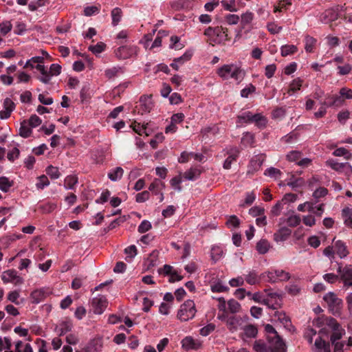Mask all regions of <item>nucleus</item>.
I'll use <instances>...</instances> for the list:
<instances>
[{
    "label": "nucleus",
    "instance_id": "13",
    "mask_svg": "<svg viewBox=\"0 0 352 352\" xmlns=\"http://www.w3.org/2000/svg\"><path fill=\"white\" fill-rule=\"evenodd\" d=\"M292 230L286 227L280 228L274 234V239L276 242L285 241L291 234Z\"/></svg>",
    "mask_w": 352,
    "mask_h": 352
},
{
    "label": "nucleus",
    "instance_id": "52",
    "mask_svg": "<svg viewBox=\"0 0 352 352\" xmlns=\"http://www.w3.org/2000/svg\"><path fill=\"white\" fill-rule=\"evenodd\" d=\"M328 193V190L324 187L317 188L313 193V197L316 199L324 197Z\"/></svg>",
    "mask_w": 352,
    "mask_h": 352
},
{
    "label": "nucleus",
    "instance_id": "29",
    "mask_svg": "<svg viewBox=\"0 0 352 352\" xmlns=\"http://www.w3.org/2000/svg\"><path fill=\"white\" fill-rule=\"evenodd\" d=\"M12 185V181H10L6 177H0V189L2 191L8 192Z\"/></svg>",
    "mask_w": 352,
    "mask_h": 352
},
{
    "label": "nucleus",
    "instance_id": "12",
    "mask_svg": "<svg viewBox=\"0 0 352 352\" xmlns=\"http://www.w3.org/2000/svg\"><path fill=\"white\" fill-rule=\"evenodd\" d=\"M329 349H330L329 343L326 342L321 338H318L315 340L311 351L312 352H326V350Z\"/></svg>",
    "mask_w": 352,
    "mask_h": 352
},
{
    "label": "nucleus",
    "instance_id": "24",
    "mask_svg": "<svg viewBox=\"0 0 352 352\" xmlns=\"http://www.w3.org/2000/svg\"><path fill=\"white\" fill-rule=\"evenodd\" d=\"M245 74V72L240 67L234 65L230 78L236 80H241L244 78Z\"/></svg>",
    "mask_w": 352,
    "mask_h": 352
},
{
    "label": "nucleus",
    "instance_id": "6",
    "mask_svg": "<svg viewBox=\"0 0 352 352\" xmlns=\"http://www.w3.org/2000/svg\"><path fill=\"white\" fill-rule=\"evenodd\" d=\"M102 347V340L100 338H96L91 340L81 349L76 350L75 352H100Z\"/></svg>",
    "mask_w": 352,
    "mask_h": 352
},
{
    "label": "nucleus",
    "instance_id": "64",
    "mask_svg": "<svg viewBox=\"0 0 352 352\" xmlns=\"http://www.w3.org/2000/svg\"><path fill=\"white\" fill-rule=\"evenodd\" d=\"M151 228V224L148 221H143L138 227V232L140 233H144L148 231Z\"/></svg>",
    "mask_w": 352,
    "mask_h": 352
},
{
    "label": "nucleus",
    "instance_id": "53",
    "mask_svg": "<svg viewBox=\"0 0 352 352\" xmlns=\"http://www.w3.org/2000/svg\"><path fill=\"white\" fill-rule=\"evenodd\" d=\"M301 221L300 217L298 215H292L287 219V224L291 227H296L300 224Z\"/></svg>",
    "mask_w": 352,
    "mask_h": 352
},
{
    "label": "nucleus",
    "instance_id": "5",
    "mask_svg": "<svg viewBox=\"0 0 352 352\" xmlns=\"http://www.w3.org/2000/svg\"><path fill=\"white\" fill-rule=\"evenodd\" d=\"M108 302L105 296H98L93 298L91 305L95 314H102L107 306Z\"/></svg>",
    "mask_w": 352,
    "mask_h": 352
},
{
    "label": "nucleus",
    "instance_id": "27",
    "mask_svg": "<svg viewBox=\"0 0 352 352\" xmlns=\"http://www.w3.org/2000/svg\"><path fill=\"white\" fill-rule=\"evenodd\" d=\"M336 19V15L332 10H327L324 12L320 16V21L324 23H328L329 21H333Z\"/></svg>",
    "mask_w": 352,
    "mask_h": 352
},
{
    "label": "nucleus",
    "instance_id": "15",
    "mask_svg": "<svg viewBox=\"0 0 352 352\" xmlns=\"http://www.w3.org/2000/svg\"><path fill=\"white\" fill-rule=\"evenodd\" d=\"M35 68L40 72L41 76L38 77V80L45 84H47L51 80L50 72L47 71L45 66L41 64H37Z\"/></svg>",
    "mask_w": 352,
    "mask_h": 352
},
{
    "label": "nucleus",
    "instance_id": "51",
    "mask_svg": "<svg viewBox=\"0 0 352 352\" xmlns=\"http://www.w3.org/2000/svg\"><path fill=\"white\" fill-rule=\"evenodd\" d=\"M12 28L10 21H3L0 24V32L3 35L7 34Z\"/></svg>",
    "mask_w": 352,
    "mask_h": 352
},
{
    "label": "nucleus",
    "instance_id": "48",
    "mask_svg": "<svg viewBox=\"0 0 352 352\" xmlns=\"http://www.w3.org/2000/svg\"><path fill=\"white\" fill-rule=\"evenodd\" d=\"M316 41L314 38L307 36L305 37V50L308 52H311L313 50V47Z\"/></svg>",
    "mask_w": 352,
    "mask_h": 352
},
{
    "label": "nucleus",
    "instance_id": "36",
    "mask_svg": "<svg viewBox=\"0 0 352 352\" xmlns=\"http://www.w3.org/2000/svg\"><path fill=\"white\" fill-rule=\"evenodd\" d=\"M78 182V177L75 175H69L65 179V187L72 189Z\"/></svg>",
    "mask_w": 352,
    "mask_h": 352
},
{
    "label": "nucleus",
    "instance_id": "2",
    "mask_svg": "<svg viewBox=\"0 0 352 352\" xmlns=\"http://www.w3.org/2000/svg\"><path fill=\"white\" fill-rule=\"evenodd\" d=\"M270 352H286L285 344L276 329L270 324L265 325Z\"/></svg>",
    "mask_w": 352,
    "mask_h": 352
},
{
    "label": "nucleus",
    "instance_id": "38",
    "mask_svg": "<svg viewBox=\"0 0 352 352\" xmlns=\"http://www.w3.org/2000/svg\"><path fill=\"white\" fill-rule=\"evenodd\" d=\"M46 173L53 179H58L60 175L58 168L53 166H49L46 169Z\"/></svg>",
    "mask_w": 352,
    "mask_h": 352
},
{
    "label": "nucleus",
    "instance_id": "60",
    "mask_svg": "<svg viewBox=\"0 0 352 352\" xmlns=\"http://www.w3.org/2000/svg\"><path fill=\"white\" fill-rule=\"evenodd\" d=\"M204 34L208 37V42L210 45H214L213 43L215 42V39L214 38V37H215V34L214 33L212 28L209 27L206 29Z\"/></svg>",
    "mask_w": 352,
    "mask_h": 352
},
{
    "label": "nucleus",
    "instance_id": "19",
    "mask_svg": "<svg viewBox=\"0 0 352 352\" xmlns=\"http://www.w3.org/2000/svg\"><path fill=\"white\" fill-rule=\"evenodd\" d=\"M323 299L327 302L330 307H338L341 303V300L337 298L336 295L333 292L327 294L324 296Z\"/></svg>",
    "mask_w": 352,
    "mask_h": 352
},
{
    "label": "nucleus",
    "instance_id": "34",
    "mask_svg": "<svg viewBox=\"0 0 352 352\" xmlns=\"http://www.w3.org/2000/svg\"><path fill=\"white\" fill-rule=\"evenodd\" d=\"M275 275L276 276L277 281H287L290 278L289 273L283 270H275Z\"/></svg>",
    "mask_w": 352,
    "mask_h": 352
},
{
    "label": "nucleus",
    "instance_id": "61",
    "mask_svg": "<svg viewBox=\"0 0 352 352\" xmlns=\"http://www.w3.org/2000/svg\"><path fill=\"white\" fill-rule=\"evenodd\" d=\"M215 329L214 324H208L200 329V334L203 336H206L212 332Z\"/></svg>",
    "mask_w": 352,
    "mask_h": 352
},
{
    "label": "nucleus",
    "instance_id": "11",
    "mask_svg": "<svg viewBox=\"0 0 352 352\" xmlns=\"http://www.w3.org/2000/svg\"><path fill=\"white\" fill-rule=\"evenodd\" d=\"M326 164L336 171H342L344 168H346L349 172H352V167L348 162L339 163L333 160H329L326 162Z\"/></svg>",
    "mask_w": 352,
    "mask_h": 352
},
{
    "label": "nucleus",
    "instance_id": "31",
    "mask_svg": "<svg viewBox=\"0 0 352 352\" xmlns=\"http://www.w3.org/2000/svg\"><path fill=\"white\" fill-rule=\"evenodd\" d=\"M253 348L256 352H267V349L270 350L269 345L267 346L261 340H256L254 343Z\"/></svg>",
    "mask_w": 352,
    "mask_h": 352
},
{
    "label": "nucleus",
    "instance_id": "9",
    "mask_svg": "<svg viewBox=\"0 0 352 352\" xmlns=\"http://www.w3.org/2000/svg\"><path fill=\"white\" fill-rule=\"evenodd\" d=\"M243 333L241 334V338L243 340L247 338H254L258 334L257 327L254 324L245 325L241 328Z\"/></svg>",
    "mask_w": 352,
    "mask_h": 352
},
{
    "label": "nucleus",
    "instance_id": "22",
    "mask_svg": "<svg viewBox=\"0 0 352 352\" xmlns=\"http://www.w3.org/2000/svg\"><path fill=\"white\" fill-rule=\"evenodd\" d=\"M270 248V243L265 239L260 240L256 245V250L261 254L267 253Z\"/></svg>",
    "mask_w": 352,
    "mask_h": 352
},
{
    "label": "nucleus",
    "instance_id": "57",
    "mask_svg": "<svg viewBox=\"0 0 352 352\" xmlns=\"http://www.w3.org/2000/svg\"><path fill=\"white\" fill-rule=\"evenodd\" d=\"M256 199V195L254 192H251L247 194L246 197L244 200V202L241 204L240 206L241 207H245V206H250L253 204Z\"/></svg>",
    "mask_w": 352,
    "mask_h": 352
},
{
    "label": "nucleus",
    "instance_id": "55",
    "mask_svg": "<svg viewBox=\"0 0 352 352\" xmlns=\"http://www.w3.org/2000/svg\"><path fill=\"white\" fill-rule=\"evenodd\" d=\"M150 197V193L147 190L138 193L135 197V201L138 203H142L148 200Z\"/></svg>",
    "mask_w": 352,
    "mask_h": 352
},
{
    "label": "nucleus",
    "instance_id": "1",
    "mask_svg": "<svg viewBox=\"0 0 352 352\" xmlns=\"http://www.w3.org/2000/svg\"><path fill=\"white\" fill-rule=\"evenodd\" d=\"M314 324L318 327L325 324L329 327V329L333 331L330 338L331 344H334L335 342H338V340L342 338L344 333V330L340 327V324L336 319L331 317L318 318L316 320L314 321Z\"/></svg>",
    "mask_w": 352,
    "mask_h": 352
},
{
    "label": "nucleus",
    "instance_id": "17",
    "mask_svg": "<svg viewBox=\"0 0 352 352\" xmlns=\"http://www.w3.org/2000/svg\"><path fill=\"white\" fill-rule=\"evenodd\" d=\"M334 248L335 251L341 258L346 257L349 253L345 243L340 240L335 242Z\"/></svg>",
    "mask_w": 352,
    "mask_h": 352
},
{
    "label": "nucleus",
    "instance_id": "45",
    "mask_svg": "<svg viewBox=\"0 0 352 352\" xmlns=\"http://www.w3.org/2000/svg\"><path fill=\"white\" fill-rule=\"evenodd\" d=\"M219 132V129L215 125L206 126L201 129V134L203 137L206 136L208 133L217 134Z\"/></svg>",
    "mask_w": 352,
    "mask_h": 352
},
{
    "label": "nucleus",
    "instance_id": "58",
    "mask_svg": "<svg viewBox=\"0 0 352 352\" xmlns=\"http://www.w3.org/2000/svg\"><path fill=\"white\" fill-rule=\"evenodd\" d=\"M121 70L120 67H113L109 69H107L105 70V76L108 78H112L117 76V74L120 72Z\"/></svg>",
    "mask_w": 352,
    "mask_h": 352
},
{
    "label": "nucleus",
    "instance_id": "35",
    "mask_svg": "<svg viewBox=\"0 0 352 352\" xmlns=\"http://www.w3.org/2000/svg\"><path fill=\"white\" fill-rule=\"evenodd\" d=\"M228 309L232 314L239 312L241 309L240 304L235 300L231 299L228 302Z\"/></svg>",
    "mask_w": 352,
    "mask_h": 352
},
{
    "label": "nucleus",
    "instance_id": "20",
    "mask_svg": "<svg viewBox=\"0 0 352 352\" xmlns=\"http://www.w3.org/2000/svg\"><path fill=\"white\" fill-rule=\"evenodd\" d=\"M275 316L285 328L289 329L292 327L290 318L284 312L276 311L275 312Z\"/></svg>",
    "mask_w": 352,
    "mask_h": 352
},
{
    "label": "nucleus",
    "instance_id": "63",
    "mask_svg": "<svg viewBox=\"0 0 352 352\" xmlns=\"http://www.w3.org/2000/svg\"><path fill=\"white\" fill-rule=\"evenodd\" d=\"M42 121L38 116L36 115H32L29 120L28 124L31 127H36L41 124Z\"/></svg>",
    "mask_w": 352,
    "mask_h": 352
},
{
    "label": "nucleus",
    "instance_id": "18",
    "mask_svg": "<svg viewBox=\"0 0 352 352\" xmlns=\"http://www.w3.org/2000/svg\"><path fill=\"white\" fill-rule=\"evenodd\" d=\"M234 67V65L233 64L224 65L218 69L217 74L221 78L223 79H228L230 78Z\"/></svg>",
    "mask_w": 352,
    "mask_h": 352
},
{
    "label": "nucleus",
    "instance_id": "39",
    "mask_svg": "<svg viewBox=\"0 0 352 352\" xmlns=\"http://www.w3.org/2000/svg\"><path fill=\"white\" fill-rule=\"evenodd\" d=\"M265 160V155L264 154H260V155H256L251 160V164L254 166H256L257 168H259L262 166Z\"/></svg>",
    "mask_w": 352,
    "mask_h": 352
},
{
    "label": "nucleus",
    "instance_id": "62",
    "mask_svg": "<svg viewBox=\"0 0 352 352\" xmlns=\"http://www.w3.org/2000/svg\"><path fill=\"white\" fill-rule=\"evenodd\" d=\"M38 183L36 184V186L38 188L43 189L45 186H47L50 184V181L47 176L41 175L38 177Z\"/></svg>",
    "mask_w": 352,
    "mask_h": 352
},
{
    "label": "nucleus",
    "instance_id": "3",
    "mask_svg": "<svg viewBox=\"0 0 352 352\" xmlns=\"http://www.w3.org/2000/svg\"><path fill=\"white\" fill-rule=\"evenodd\" d=\"M196 313L197 309L194 301L188 300L180 306L177 317L179 320L186 322L193 318Z\"/></svg>",
    "mask_w": 352,
    "mask_h": 352
},
{
    "label": "nucleus",
    "instance_id": "16",
    "mask_svg": "<svg viewBox=\"0 0 352 352\" xmlns=\"http://www.w3.org/2000/svg\"><path fill=\"white\" fill-rule=\"evenodd\" d=\"M133 50L131 47L122 46L116 51V55L120 59H126L133 54Z\"/></svg>",
    "mask_w": 352,
    "mask_h": 352
},
{
    "label": "nucleus",
    "instance_id": "56",
    "mask_svg": "<svg viewBox=\"0 0 352 352\" xmlns=\"http://www.w3.org/2000/svg\"><path fill=\"white\" fill-rule=\"evenodd\" d=\"M226 225L228 227L238 228L240 225V220L236 215L230 216L226 221Z\"/></svg>",
    "mask_w": 352,
    "mask_h": 352
},
{
    "label": "nucleus",
    "instance_id": "37",
    "mask_svg": "<svg viewBox=\"0 0 352 352\" xmlns=\"http://www.w3.org/2000/svg\"><path fill=\"white\" fill-rule=\"evenodd\" d=\"M297 51L296 46L294 45H286L281 47V55L286 56L287 55L294 54Z\"/></svg>",
    "mask_w": 352,
    "mask_h": 352
},
{
    "label": "nucleus",
    "instance_id": "49",
    "mask_svg": "<svg viewBox=\"0 0 352 352\" xmlns=\"http://www.w3.org/2000/svg\"><path fill=\"white\" fill-rule=\"evenodd\" d=\"M301 157V153L298 151H292L287 155V159L289 162H298Z\"/></svg>",
    "mask_w": 352,
    "mask_h": 352
},
{
    "label": "nucleus",
    "instance_id": "14",
    "mask_svg": "<svg viewBox=\"0 0 352 352\" xmlns=\"http://www.w3.org/2000/svg\"><path fill=\"white\" fill-rule=\"evenodd\" d=\"M140 110L142 113L150 112L153 107V102L151 101V95L143 96L140 99Z\"/></svg>",
    "mask_w": 352,
    "mask_h": 352
},
{
    "label": "nucleus",
    "instance_id": "30",
    "mask_svg": "<svg viewBox=\"0 0 352 352\" xmlns=\"http://www.w3.org/2000/svg\"><path fill=\"white\" fill-rule=\"evenodd\" d=\"M123 173L124 170L121 167H117L113 172L108 174V177L111 181L115 182L122 178Z\"/></svg>",
    "mask_w": 352,
    "mask_h": 352
},
{
    "label": "nucleus",
    "instance_id": "40",
    "mask_svg": "<svg viewBox=\"0 0 352 352\" xmlns=\"http://www.w3.org/2000/svg\"><path fill=\"white\" fill-rule=\"evenodd\" d=\"M113 24L114 25H118L120 22L122 16V10L119 8H114L111 12Z\"/></svg>",
    "mask_w": 352,
    "mask_h": 352
},
{
    "label": "nucleus",
    "instance_id": "33",
    "mask_svg": "<svg viewBox=\"0 0 352 352\" xmlns=\"http://www.w3.org/2000/svg\"><path fill=\"white\" fill-rule=\"evenodd\" d=\"M329 98L332 100V102H330L329 103H327V102H323L324 104H327L328 106H340L344 102V99L341 95L339 96H329Z\"/></svg>",
    "mask_w": 352,
    "mask_h": 352
},
{
    "label": "nucleus",
    "instance_id": "50",
    "mask_svg": "<svg viewBox=\"0 0 352 352\" xmlns=\"http://www.w3.org/2000/svg\"><path fill=\"white\" fill-rule=\"evenodd\" d=\"M105 47V44L100 42L97 43L96 45H90L89 47V50L92 52L94 54H97L101 53L104 50Z\"/></svg>",
    "mask_w": 352,
    "mask_h": 352
},
{
    "label": "nucleus",
    "instance_id": "25",
    "mask_svg": "<svg viewBox=\"0 0 352 352\" xmlns=\"http://www.w3.org/2000/svg\"><path fill=\"white\" fill-rule=\"evenodd\" d=\"M30 297L33 303H38L45 298V292L43 289H36L32 292Z\"/></svg>",
    "mask_w": 352,
    "mask_h": 352
},
{
    "label": "nucleus",
    "instance_id": "4",
    "mask_svg": "<svg viewBox=\"0 0 352 352\" xmlns=\"http://www.w3.org/2000/svg\"><path fill=\"white\" fill-rule=\"evenodd\" d=\"M338 272L340 275V279L343 282L344 286L347 288L352 287V265H346L344 267L340 265Z\"/></svg>",
    "mask_w": 352,
    "mask_h": 352
},
{
    "label": "nucleus",
    "instance_id": "8",
    "mask_svg": "<svg viewBox=\"0 0 352 352\" xmlns=\"http://www.w3.org/2000/svg\"><path fill=\"white\" fill-rule=\"evenodd\" d=\"M226 325L229 331L234 333L243 327V319L240 316H231L226 320Z\"/></svg>",
    "mask_w": 352,
    "mask_h": 352
},
{
    "label": "nucleus",
    "instance_id": "44",
    "mask_svg": "<svg viewBox=\"0 0 352 352\" xmlns=\"http://www.w3.org/2000/svg\"><path fill=\"white\" fill-rule=\"evenodd\" d=\"M154 188H157V191L159 192H162V190L165 188V184L159 179H155L153 182H152L149 187L148 190H152Z\"/></svg>",
    "mask_w": 352,
    "mask_h": 352
},
{
    "label": "nucleus",
    "instance_id": "54",
    "mask_svg": "<svg viewBox=\"0 0 352 352\" xmlns=\"http://www.w3.org/2000/svg\"><path fill=\"white\" fill-rule=\"evenodd\" d=\"M211 290L213 292H224L228 290V287L223 285L222 283L219 281L211 285Z\"/></svg>",
    "mask_w": 352,
    "mask_h": 352
},
{
    "label": "nucleus",
    "instance_id": "23",
    "mask_svg": "<svg viewBox=\"0 0 352 352\" xmlns=\"http://www.w3.org/2000/svg\"><path fill=\"white\" fill-rule=\"evenodd\" d=\"M19 135L23 138H28L32 133V129L30 127L29 124L26 120H23L21 123V126L19 128Z\"/></svg>",
    "mask_w": 352,
    "mask_h": 352
},
{
    "label": "nucleus",
    "instance_id": "26",
    "mask_svg": "<svg viewBox=\"0 0 352 352\" xmlns=\"http://www.w3.org/2000/svg\"><path fill=\"white\" fill-rule=\"evenodd\" d=\"M201 171L195 168H191L184 173L183 177L188 180H192L195 177H199Z\"/></svg>",
    "mask_w": 352,
    "mask_h": 352
},
{
    "label": "nucleus",
    "instance_id": "43",
    "mask_svg": "<svg viewBox=\"0 0 352 352\" xmlns=\"http://www.w3.org/2000/svg\"><path fill=\"white\" fill-rule=\"evenodd\" d=\"M72 328V324L70 322H63L59 327V335L63 336L70 331Z\"/></svg>",
    "mask_w": 352,
    "mask_h": 352
},
{
    "label": "nucleus",
    "instance_id": "28",
    "mask_svg": "<svg viewBox=\"0 0 352 352\" xmlns=\"http://www.w3.org/2000/svg\"><path fill=\"white\" fill-rule=\"evenodd\" d=\"M333 155L336 157L344 156L346 160H350L352 158V154L345 148L340 147L336 149Z\"/></svg>",
    "mask_w": 352,
    "mask_h": 352
},
{
    "label": "nucleus",
    "instance_id": "10",
    "mask_svg": "<svg viewBox=\"0 0 352 352\" xmlns=\"http://www.w3.org/2000/svg\"><path fill=\"white\" fill-rule=\"evenodd\" d=\"M227 154L228 155V157L223 163V168L225 169H230L232 162L235 161L238 157L239 150L236 147H232L228 150Z\"/></svg>",
    "mask_w": 352,
    "mask_h": 352
},
{
    "label": "nucleus",
    "instance_id": "46",
    "mask_svg": "<svg viewBox=\"0 0 352 352\" xmlns=\"http://www.w3.org/2000/svg\"><path fill=\"white\" fill-rule=\"evenodd\" d=\"M265 175H268L271 177H274L275 179H278L280 176L281 172L278 168L271 167L265 170Z\"/></svg>",
    "mask_w": 352,
    "mask_h": 352
},
{
    "label": "nucleus",
    "instance_id": "7",
    "mask_svg": "<svg viewBox=\"0 0 352 352\" xmlns=\"http://www.w3.org/2000/svg\"><path fill=\"white\" fill-rule=\"evenodd\" d=\"M1 278L4 283H12L14 285H21L23 283V278L17 276L16 272L14 270L5 271L2 274Z\"/></svg>",
    "mask_w": 352,
    "mask_h": 352
},
{
    "label": "nucleus",
    "instance_id": "47",
    "mask_svg": "<svg viewBox=\"0 0 352 352\" xmlns=\"http://www.w3.org/2000/svg\"><path fill=\"white\" fill-rule=\"evenodd\" d=\"M56 208V204L54 203H47L40 206L43 213L47 214L53 212Z\"/></svg>",
    "mask_w": 352,
    "mask_h": 352
},
{
    "label": "nucleus",
    "instance_id": "32",
    "mask_svg": "<svg viewBox=\"0 0 352 352\" xmlns=\"http://www.w3.org/2000/svg\"><path fill=\"white\" fill-rule=\"evenodd\" d=\"M302 84V80L300 78H297L294 79L290 84H289V89H288V94H290L291 91L295 92L298 90L300 89V87Z\"/></svg>",
    "mask_w": 352,
    "mask_h": 352
},
{
    "label": "nucleus",
    "instance_id": "41",
    "mask_svg": "<svg viewBox=\"0 0 352 352\" xmlns=\"http://www.w3.org/2000/svg\"><path fill=\"white\" fill-rule=\"evenodd\" d=\"M256 123L259 126H264L266 124V120L263 116H262L259 113H256L254 115L252 114L251 116V122Z\"/></svg>",
    "mask_w": 352,
    "mask_h": 352
},
{
    "label": "nucleus",
    "instance_id": "59",
    "mask_svg": "<svg viewBox=\"0 0 352 352\" xmlns=\"http://www.w3.org/2000/svg\"><path fill=\"white\" fill-rule=\"evenodd\" d=\"M255 91L256 87L252 84H250L247 87L241 90V96L243 98H248L249 94L255 92Z\"/></svg>",
    "mask_w": 352,
    "mask_h": 352
},
{
    "label": "nucleus",
    "instance_id": "42",
    "mask_svg": "<svg viewBox=\"0 0 352 352\" xmlns=\"http://www.w3.org/2000/svg\"><path fill=\"white\" fill-rule=\"evenodd\" d=\"M303 184L304 181L302 178L294 179V175H292L291 179H289L287 184L294 189L297 187L302 186Z\"/></svg>",
    "mask_w": 352,
    "mask_h": 352
},
{
    "label": "nucleus",
    "instance_id": "21",
    "mask_svg": "<svg viewBox=\"0 0 352 352\" xmlns=\"http://www.w3.org/2000/svg\"><path fill=\"white\" fill-rule=\"evenodd\" d=\"M182 346L186 349H197L200 344L196 342L191 337H186L182 342Z\"/></svg>",
    "mask_w": 352,
    "mask_h": 352
}]
</instances>
